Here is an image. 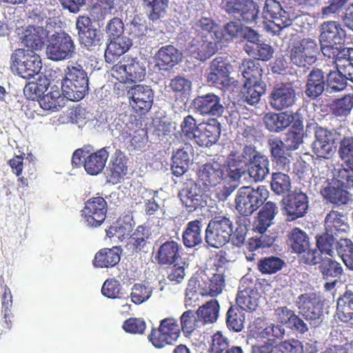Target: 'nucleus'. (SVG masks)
Returning a JSON list of instances; mask_svg holds the SVG:
<instances>
[{
	"mask_svg": "<svg viewBox=\"0 0 353 353\" xmlns=\"http://www.w3.org/2000/svg\"><path fill=\"white\" fill-rule=\"evenodd\" d=\"M87 72L79 64L68 65L61 80L63 94L70 101H79L88 92Z\"/></svg>",
	"mask_w": 353,
	"mask_h": 353,
	"instance_id": "nucleus-1",
	"label": "nucleus"
},
{
	"mask_svg": "<svg viewBox=\"0 0 353 353\" xmlns=\"http://www.w3.org/2000/svg\"><path fill=\"white\" fill-rule=\"evenodd\" d=\"M10 70L26 79L39 74L42 68L40 56L33 50L18 48L10 57Z\"/></svg>",
	"mask_w": 353,
	"mask_h": 353,
	"instance_id": "nucleus-2",
	"label": "nucleus"
},
{
	"mask_svg": "<svg viewBox=\"0 0 353 353\" xmlns=\"http://www.w3.org/2000/svg\"><path fill=\"white\" fill-rule=\"evenodd\" d=\"M269 196V191L264 185L256 189L251 186L240 188L236 195V209L243 216L251 215L261 207Z\"/></svg>",
	"mask_w": 353,
	"mask_h": 353,
	"instance_id": "nucleus-3",
	"label": "nucleus"
},
{
	"mask_svg": "<svg viewBox=\"0 0 353 353\" xmlns=\"http://www.w3.org/2000/svg\"><path fill=\"white\" fill-rule=\"evenodd\" d=\"M232 233V221L225 216H216L208 224L205 241L209 247L221 248L230 241Z\"/></svg>",
	"mask_w": 353,
	"mask_h": 353,
	"instance_id": "nucleus-4",
	"label": "nucleus"
},
{
	"mask_svg": "<svg viewBox=\"0 0 353 353\" xmlns=\"http://www.w3.org/2000/svg\"><path fill=\"white\" fill-rule=\"evenodd\" d=\"M338 154L343 161L335 169L334 177L339 184L345 188H353V137H344L339 143Z\"/></svg>",
	"mask_w": 353,
	"mask_h": 353,
	"instance_id": "nucleus-5",
	"label": "nucleus"
},
{
	"mask_svg": "<svg viewBox=\"0 0 353 353\" xmlns=\"http://www.w3.org/2000/svg\"><path fill=\"white\" fill-rule=\"evenodd\" d=\"M181 334L178 321L173 317H168L160 321L158 327H152L148 335L149 341L157 348L161 349L172 345Z\"/></svg>",
	"mask_w": 353,
	"mask_h": 353,
	"instance_id": "nucleus-6",
	"label": "nucleus"
},
{
	"mask_svg": "<svg viewBox=\"0 0 353 353\" xmlns=\"http://www.w3.org/2000/svg\"><path fill=\"white\" fill-rule=\"evenodd\" d=\"M345 35L341 24L335 21L323 22L321 26L319 41L321 49L325 57H330L341 47Z\"/></svg>",
	"mask_w": 353,
	"mask_h": 353,
	"instance_id": "nucleus-7",
	"label": "nucleus"
},
{
	"mask_svg": "<svg viewBox=\"0 0 353 353\" xmlns=\"http://www.w3.org/2000/svg\"><path fill=\"white\" fill-rule=\"evenodd\" d=\"M48 57L52 61H63L72 58L75 54V45L72 37L65 32H55L46 48Z\"/></svg>",
	"mask_w": 353,
	"mask_h": 353,
	"instance_id": "nucleus-8",
	"label": "nucleus"
},
{
	"mask_svg": "<svg viewBox=\"0 0 353 353\" xmlns=\"http://www.w3.org/2000/svg\"><path fill=\"white\" fill-rule=\"evenodd\" d=\"M295 303L300 313L310 321L312 326L316 327L323 321V304L316 294H301Z\"/></svg>",
	"mask_w": 353,
	"mask_h": 353,
	"instance_id": "nucleus-9",
	"label": "nucleus"
},
{
	"mask_svg": "<svg viewBox=\"0 0 353 353\" xmlns=\"http://www.w3.org/2000/svg\"><path fill=\"white\" fill-rule=\"evenodd\" d=\"M108 203L101 196H92L85 202L81 216L87 225L92 228L100 226L105 220Z\"/></svg>",
	"mask_w": 353,
	"mask_h": 353,
	"instance_id": "nucleus-10",
	"label": "nucleus"
},
{
	"mask_svg": "<svg viewBox=\"0 0 353 353\" xmlns=\"http://www.w3.org/2000/svg\"><path fill=\"white\" fill-rule=\"evenodd\" d=\"M316 52V43L312 39H303L293 47L290 58L292 63L299 68L294 71L297 77L299 73L302 72L301 67H305L306 64L310 65L315 61ZM289 72L293 74L291 70Z\"/></svg>",
	"mask_w": 353,
	"mask_h": 353,
	"instance_id": "nucleus-11",
	"label": "nucleus"
},
{
	"mask_svg": "<svg viewBox=\"0 0 353 353\" xmlns=\"http://www.w3.org/2000/svg\"><path fill=\"white\" fill-rule=\"evenodd\" d=\"M197 176L199 182L210 190L225 179V166L218 161L206 163L199 168Z\"/></svg>",
	"mask_w": 353,
	"mask_h": 353,
	"instance_id": "nucleus-12",
	"label": "nucleus"
},
{
	"mask_svg": "<svg viewBox=\"0 0 353 353\" xmlns=\"http://www.w3.org/2000/svg\"><path fill=\"white\" fill-rule=\"evenodd\" d=\"M131 94L130 105L139 114H145L152 108L154 100V92L148 85H135L128 92Z\"/></svg>",
	"mask_w": 353,
	"mask_h": 353,
	"instance_id": "nucleus-13",
	"label": "nucleus"
},
{
	"mask_svg": "<svg viewBox=\"0 0 353 353\" xmlns=\"http://www.w3.org/2000/svg\"><path fill=\"white\" fill-rule=\"evenodd\" d=\"M231 65L227 58L218 57L210 64V72L207 81L217 88H223L230 84V68Z\"/></svg>",
	"mask_w": 353,
	"mask_h": 353,
	"instance_id": "nucleus-14",
	"label": "nucleus"
},
{
	"mask_svg": "<svg viewBox=\"0 0 353 353\" xmlns=\"http://www.w3.org/2000/svg\"><path fill=\"white\" fill-rule=\"evenodd\" d=\"M192 105L195 110L203 116L221 117L225 110L220 97L214 93L197 96L193 100Z\"/></svg>",
	"mask_w": 353,
	"mask_h": 353,
	"instance_id": "nucleus-15",
	"label": "nucleus"
},
{
	"mask_svg": "<svg viewBox=\"0 0 353 353\" xmlns=\"http://www.w3.org/2000/svg\"><path fill=\"white\" fill-rule=\"evenodd\" d=\"M198 282V289L202 296L215 297L222 292L225 286V270L215 269L211 277L205 275Z\"/></svg>",
	"mask_w": 353,
	"mask_h": 353,
	"instance_id": "nucleus-16",
	"label": "nucleus"
},
{
	"mask_svg": "<svg viewBox=\"0 0 353 353\" xmlns=\"http://www.w3.org/2000/svg\"><path fill=\"white\" fill-rule=\"evenodd\" d=\"M253 153L254 146L251 145H245L241 154L237 151L230 153L227 157L226 163L234 178L239 179L246 173L249 159Z\"/></svg>",
	"mask_w": 353,
	"mask_h": 353,
	"instance_id": "nucleus-17",
	"label": "nucleus"
},
{
	"mask_svg": "<svg viewBox=\"0 0 353 353\" xmlns=\"http://www.w3.org/2000/svg\"><path fill=\"white\" fill-rule=\"evenodd\" d=\"M216 41H212L207 35L196 34L189 46V51L195 59L205 61L217 51Z\"/></svg>",
	"mask_w": 353,
	"mask_h": 353,
	"instance_id": "nucleus-18",
	"label": "nucleus"
},
{
	"mask_svg": "<svg viewBox=\"0 0 353 353\" xmlns=\"http://www.w3.org/2000/svg\"><path fill=\"white\" fill-rule=\"evenodd\" d=\"M314 153L319 158L329 159L335 150L333 134L319 127L315 131V140L312 144Z\"/></svg>",
	"mask_w": 353,
	"mask_h": 353,
	"instance_id": "nucleus-19",
	"label": "nucleus"
},
{
	"mask_svg": "<svg viewBox=\"0 0 353 353\" xmlns=\"http://www.w3.org/2000/svg\"><path fill=\"white\" fill-rule=\"evenodd\" d=\"M221 131V124L216 119L201 123L194 142L201 147H210L219 139Z\"/></svg>",
	"mask_w": 353,
	"mask_h": 353,
	"instance_id": "nucleus-20",
	"label": "nucleus"
},
{
	"mask_svg": "<svg viewBox=\"0 0 353 353\" xmlns=\"http://www.w3.org/2000/svg\"><path fill=\"white\" fill-rule=\"evenodd\" d=\"M115 72L123 73L129 81H141L145 76V68L137 58L123 57L113 67Z\"/></svg>",
	"mask_w": 353,
	"mask_h": 353,
	"instance_id": "nucleus-21",
	"label": "nucleus"
},
{
	"mask_svg": "<svg viewBox=\"0 0 353 353\" xmlns=\"http://www.w3.org/2000/svg\"><path fill=\"white\" fill-rule=\"evenodd\" d=\"M76 26L81 44L87 48L99 44L100 34L97 30L92 27V23L89 17L79 16L77 18Z\"/></svg>",
	"mask_w": 353,
	"mask_h": 353,
	"instance_id": "nucleus-22",
	"label": "nucleus"
},
{
	"mask_svg": "<svg viewBox=\"0 0 353 353\" xmlns=\"http://www.w3.org/2000/svg\"><path fill=\"white\" fill-rule=\"evenodd\" d=\"M270 161L268 157L261 154L254 146V153L249 159L246 172L255 182L261 181L270 173Z\"/></svg>",
	"mask_w": 353,
	"mask_h": 353,
	"instance_id": "nucleus-23",
	"label": "nucleus"
},
{
	"mask_svg": "<svg viewBox=\"0 0 353 353\" xmlns=\"http://www.w3.org/2000/svg\"><path fill=\"white\" fill-rule=\"evenodd\" d=\"M303 110L297 108L295 112L291 111V114L288 115V141H291V144L288 143V150H294L299 148L302 143L303 137Z\"/></svg>",
	"mask_w": 353,
	"mask_h": 353,
	"instance_id": "nucleus-24",
	"label": "nucleus"
},
{
	"mask_svg": "<svg viewBox=\"0 0 353 353\" xmlns=\"http://www.w3.org/2000/svg\"><path fill=\"white\" fill-rule=\"evenodd\" d=\"M181 253L182 248L178 242L167 241L158 248L155 259L159 265H172L181 260Z\"/></svg>",
	"mask_w": 353,
	"mask_h": 353,
	"instance_id": "nucleus-25",
	"label": "nucleus"
},
{
	"mask_svg": "<svg viewBox=\"0 0 353 353\" xmlns=\"http://www.w3.org/2000/svg\"><path fill=\"white\" fill-rule=\"evenodd\" d=\"M179 196L183 204L190 212L203 206V190L194 181L186 183Z\"/></svg>",
	"mask_w": 353,
	"mask_h": 353,
	"instance_id": "nucleus-26",
	"label": "nucleus"
},
{
	"mask_svg": "<svg viewBox=\"0 0 353 353\" xmlns=\"http://www.w3.org/2000/svg\"><path fill=\"white\" fill-rule=\"evenodd\" d=\"M128 158L121 151L117 150L112 156L108 173V181L116 184L121 181V179L127 174L128 170Z\"/></svg>",
	"mask_w": 353,
	"mask_h": 353,
	"instance_id": "nucleus-27",
	"label": "nucleus"
},
{
	"mask_svg": "<svg viewBox=\"0 0 353 353\" xmlns=\"http://www.w3.org/2000/svg\"><path fill=\"white\" fill-rule=\"evenodd\" d=\"M277 208L272 201L264 202L262 208L259 210L253 223V230L259 233L265 232L272 224L276 214Z\"/></svg>",
	"mask_w": 353,
	"mask_h": 353,
	"instance_id": "nucleus-28",
	"label": "nucleus"
},
{
	"mask_svg": "<svg viewBox=\"0 0 353 353\" xmlns=\"http://www.w3.org/2000/svg\"><path fill=\"white\" fill-rule=\"evenodd\" d=\"M109 152L107 148H103L88 155L83 160V167L90 175H97L103 170Z\"/></svg>",
	"mask_w": 353,
	"mask_h": 353,
	"instance_id": "nucleus-29",
	"label": "nucleus"
},
{
	"mask_svg": "<svg viewBox=\"0 0 353 353\" xmlns=\"http://www.w3.org/2000/svg\"><path fill=\"white\" fill-rule=\"evenodd\" d=\"M308 208L307 197L299 192L288 193V221L303 216Z\"/></svg>",
	"mask_w": 353,
	"mask_h": 353,
	"instance_id": "nucleus-30",
	"label": "nucleus"
},
{
	"mask_svg": "<svg viewBox=\"0 0 353 353\" xmlns=\"http://www.w3.org/2000/svg\"><path fill=\"white\" fill-rule=\"evenodd\" d=\"M181 54L172 45L160 48L156 54L157 64L163 70H169L176 65L181 60Z\"/></svg>",
	"mask_w": 353,
	"mask_h": 353,
	"instance_id": "nucleus-31",
	"label": "nucleus"
},
{
	"mask_svg": "<svg viewBox=\"0 0 353 353\" xmlns=\"http://www.w3.org/2000/svg\"><path fill=\"white\" fill-rule=\"evenodd\" d=\"M121 253L119 246L101 249L95 254L93 265L97 268H112L120 261Z\"/></svg>",
	"mask_w": 353,
	"mask_h": 353,
	"instance_id": "nucleus-32",
	"label": "nucleus"
},
{
	"mask_svg": "<svg viewBox=\"0 0 353 353\" xmlns=\"http://www.w3.org/2000/svg\"><path fill=\"white\" fill-rule=\"evenodd\" d=\"M325 230L336 236L343 235L350 228L345 216L336 210H331L325 218Z\"/></svg>",
	"mask_w": 353,
	"mask_h": 353,
	"instance_id": "nucleus-33",
	"label": "nucleus"
},
{
	"mask_svg": "<svg viewBox=\"0 0 353 353\" xmlns=\"http://www.w3.org/2000/svg\"><path fill=\"white\" fill-rule=\"evenodd\" d=\"M45 37L42 27L29 26L23 32L22 43L26 47L30 48V50H39L44 46Z\"/></svg>",
	"mask_w": 353,
	"mask_h": 353,
	"instance_id": "nucleus-34",
	"label": "nucleus"
},
{
	"mask_svg": "<svg viewBox=\"0 0 353 353\" xmlns=\"http://www.w3.org/2000/svg\"><path fill=\"white\" fill-rule=\"evenodd\" d=\"M266 90V83L264 81H243L241 93L244 101L249 105H256Z\"/></svg>",
	"mask_w": 353,
	"mask_h": 353,
	"instance_id": "nucleus-35",
	"label": "nucleus"
},
{
	"mask_svg": "<svg viewBox=\"0 0 353 353\" xmlns=\"http://www.w3.org/2000/svg\"><path fill=\"white\" fill-rule=\"evenodd\" d=\"M259 297V293L256 290L244 288L242 285L236 298V305L244 311L253 312L258 307Z\"/></svg>",
	"mask_w": 353,
	"mask_h": 353,
	"instance_id": "nucleus-36",
	"label": "nucleus"
},
{
	"mask_svg": "<svg viewBox=\"0 0 353 353\" xmlns=\"http://www.w3.org/2000/svg\"><path fill=\"white\" fill-rule=\"evenodd\" d=\"M131 46L132 41L127 37L111 39L105 51L104 57L106 62L113 63L115 59L125 54Z\"/></svg>",
	"mask_w": 353,
	"mask_h": 353,
	"instance_id": "nucleus-37",
	"label": "nucleus"
},
{
	"mask_svg": "<svg viewBox=\"0 0 353 353\" xmlns=\"http://www.w3.org/2000/svg\"><path fill=\"white\" fill-rule=\"evenodd\" d=\"M323 72L320 69L312 70L307 77L305 94L312 99L319 97L323 91L325 92Z\"/></svg>",
	"mask_w": 353,
	"mask_h": 353,
	"instance_id": "nucleus-38",
	"label": "nucleus"
},
{
	"mask_svg": "<svg viewBox=\"0 0 353 353\" xmlns=\"http://www.w3.org/2000/svg\"><path fill=\"white\" fill-rule=\"evenodd\" d=\"M65 97L59 88L54 85L49 92L40 98L39 103L42 109L56 112L64 106Z\"/></svg>",
	"mask_w": 353,
	"mask_h": 353,
	"instance_id": "nucleus-39",
	"label": "nucleus"
},
{
	"mask_svg": "<svg viewBox=\"0 0 353 353\" xmlns=\"http://www.w3.org/2000/svg\"><path fill=\"white\" fill-rule=\"evenodd\" d=\"M150 235L151 233L148 228L139 225L128 238L125 248L131 253L140 252L146 245Z\"/></svg>",
	"mask_w": 353,
	"mask_h": 353,
	"instance_id": "nucleus-40",
	"label": "nucleus"
},
{
	"mask_svg": "<svg viewBox=\"0 0 353 353\" xmlns=\"http://www.w3.org/2000/svg\"><path fill=\"white\" fill-rule=\"evenodd\" d=\"M323 198L336 207L348 203L351 194L339 185H328L321 190Z\"/></svg>",
	"mask_w": 353,
	"mask_h": 353,
	"instance_id": "nucleus-41",
	"label": "nucleus"
},
{
	"mask_svg": "<svg viewBox=\"0 0 353 353\" xmlns=\"http://www.w3.org/2000/svg\"><path fill=\"white\" fill-rule=\"evenodd\" d=\"M202 219H200L188 223L182 236L184 245L186 248H192L202 243Z\"/></svg>",
	"mask_w": 353,
	"mask_h": 353,
	"instance_id": "nucleus-42",
	"label": "nucleus"
},
{
	"mask_svg": "<svg viewBox=\"0 0 353 353\" xmlns=\"http://www.w3.org/2000/svg\"><path fill=\"white\" fill-rule=\"evenodd\" d=\"M261 321L259 319L256 320L253 325L254 328L250 330V332L253 337L256 339H269V337H272L273 339H271L272 341L276 339H281L283 338L285 332L284 324H272L263 329L256 327V325L257 324H260Z\"/></svg>",
	"mask_w": 353,
	"mask_h": 353,
	"instance_id": "nucleus-43",
	"label": "nucleus"
},
{
	"mask_svg": "<svg viewBox=\"0 0 353 353\" xmlns=\"http://www.w3.org/2000/svg\"><path fill=\"white\" fill-rule=\"evenodd\" d=\"M239 70L241 72L243 81H263V68L258 61L245 59L243 61Z\"/></svg>",
	"mask_w": 353,
	"mask_h": 353,
	"instance_id": "nucleus-44",
	"label": "nucleus"
},
{
	"mask_svg": "<svg viewBox=\"0 0 353 353\" xmlns=\"http://www.w3.org/2000/svg\"><path fill=\"white\" fill-rule=\"evenodd\" d=\"M220 306L219 302L215 300L207 301L205 304L200 306L196 310V315L200 319L203 325L213 323L216 321Z\"/></svg>",
	"mask_w": 353,
	"mask_h": 353,
	"instance_id": "nucleus-45",
	"label": "nucleus"
},
{
	"mask_svg": "<svg viewBox=\"0 0 353 353\" xmlns=\"http://www.w3.org/2000/svg\"><path fill=\"white\" fill-rule=\"evenodd\" d=\"M225 323L230 330L241 332L244 327V310L236 305H231L226 313Z\"/></svg>",
	"mask_w": 353,
	"mask_h": 353,
	"instance_id": "nucleus-46",
	"label": "nucleus"
},
{
	"mask_svg": "<svg viewBox=\"0 0 353 353\" xmlns=\"http://www.w3.org/2000/svg\"><path fill=\"white\" fill-rule=\"evenodd\" d=\"M124 219H119L106 230L107 236L109 238L115 237L119 241H123L132 231V225L130 223L132 218L130 216Z\"/></svg>",
	"mask_w": 353,
	"mask_h": 353,
	"instance_id": "nucleus-47",
	"label": "nucleus"
},
{
	"mask_svg": "<svg viewBox=\"0 0 353 353\" xmlns=\"http://www.w3.org/2000/svg\"><path fill=\"white\" fill-rule=\"evenodd\" d=\"M353 108V94L334 99L330 105L331 112L336 117H346Z\"/></svg>",
	"mask_w": 353,
	"mask_h": 353,
	"instance_id": "nucleus-48",
	"label": "nucleus"
},
{
	"mask_svg": "<svg viewBox=\"0 0 353 353\" xmlns=\"http://www.w3.org/2000/svg\"><path fill=\"white\" fill-rule=\"evenodd\" d=\"M196 314L194 311L189 310L184 312L180 317V329L186 337L191 336L195 330L203 325Z\"/></svg>",
	"mask_w": 353,
	"mask_h": 353,
	"instance_id": "nucleus-49",
	"label": "nucleus"
},
{
	"mask_svg": "<svg viewBox=\"0 0 353 353\" xmlns=\"http://www.w3.org/2000/svg\"><path fill=\"white\" fill-rule=\"evenodd\" d=\"M244 50L247 54L257 60L267 61L270 60L273 55V48L265 43H258L254 44H245Z\"/></svg>",
	"mask_w": 353,
	"mask_h": 353,
	"instance_id": "nucleus-50",
	"label": "nucleus"
},
{
	"mask_svg": "<svg viewBox=\"0 0 353 353\" xmlns=\"http://www.w3.org/2000/svg\"><path fill=\"white\" fill-rule=\"evenodd\" d=\"M334 233H330L325 230V233L316 238V246L322 254H325L332 256L337 251L339 241H337Z\"/></svg>",
	"mask_w": 353,
	"mask_h": 353,
	"instance_id": "nucleus-51",
	"label": "nucleus"
},
{
	"mask_svg": "<svg viewBox=\"0 0 353 353\" xmlns=\"http://www.w3.org/2000/svg\"><path fill=\"white\" fill-rule=\"evenodd\" d=\"M193 28L195 29L197 34L202 35L210 36L211 39L217 41L219 26L210 18L201 17L199 20L196 21Z\"/></svg>",
	"mask_w": 353,
	"mask_h": 353,
	"instance_id": "nucleus-52",
	"label": "nucleus"
},
{
	"mask_svg": "<svg viewBox=\"0 0 353 353\" xmlns=\"http://www.w3.org/2000/svg\"><path fill=\"white\" fill-rule=\"evenodd\" d=\"M169 0H143L148 18L154 21L163 17Z\"/></svg>",
	"mask_w": 353,
	"mask_h": 353,
	"instance_id": "nucleus-53",
	"label": "nucleus"
},
{
	"mask_svg": "<svg viewBox=\"0 0 353 353\" xmlns=\"http://www.w3.org/2000/svg\"><path fill=\"white\" fill-rule=\"evenodd\" d=\"M270 103L272 108L282 110L287 108V85L286 83L276 84L270 96Z\"/></svg>",
	"mask_w": 353,
	"mask_h": 353,
	"instance_id": "nucleus-54",
	"label": "nucleus"
},
{
	"mask_svg": "<svg viewBox=\"0 0 353 353\" xmlns=\"http://www.w3.org/2000/svg\"><path fill=\"white\" fill-rule=\"evenodd\" d=\"M243 30V26L236 21H230L227 23L223 29L219 27L217 34V42H224L232 41L242 34Z\"/></svg>",
	"mask_w": 353,
	"mask_h": 353,
	"instance_id": "nucleus-55",
	"label": "nucleus"
},
{
	"mask_svg": "<svg viewBox=\"0 0 353 353\" xmlns=\"http://www.w3.org/2000/svg\"><path fill=\"white\" fill-rule=\"evenodd\" d=\"M347 80V79L340 72L339 68L330 71L327 75L325 94L328 96L330 94L343 90L346 87Z\"/></svg>",
	"mask_w": 353,
	"mask_h": 353,
	"instance_id": "nucleus-56",
	"label": "nucleus"
},
{
	"mask_svg": "<svg viewBox=\"0 0 353 353\" xmlns=\"http://www.w3.org/2000/svg\"><path fill=\"white\" fill-rule=\"evenodd\" d=\"M264 123L270 132H279L287 128L286 112L268 113L264 117Z\"/></svg>",
	"mask_w": 353,
	"mask_h": 353,
	"instance_id": "nucleus-57",
	"label": "nucleus"
},
{
	"mask_svg": "<svg viewBox=\"0 0 353 353\" xmlns=\"http://www.w3.org/2000/svg\"><path fill=\"white\" fill-rule=\"evenodd\" d=\"M285 265L283 260L277 256L261 258L257 264L258 270L262 274H272L279 271Z\"/></svg>",
	"mask_w": 353,
	"mask_h": 353,
	"instance_id": "nucleus-58",
	"label": "nucleus"
},
{
	"mask_svg": "<svg viewBox=\"0 0 353 353\" xmlns=\"http://www.w3.org/2000/svg\"><path fill=\"white\" fill-rule=\"evenodd\" d=\"M271 155L277 165L285 166L287 164L285 143L280 138H274L268 142Z\"/></svg>",
	"mask_w": 353,
	"mask_h": 353,
	"instance_id": "nucleus-59",
	"label": "nucleus"
},
{
	"mask_svg": "<svg viewBox=\"0 0 353 353\" xmlns=\"http://www.w3.org/2000/svg\"><path fill=\"white\" fill-rule=\"evenodd\" d=\"M292 250L296 253H302L309 248V240L306 233L295 228L290 237Z\"/></svg>",
	"mask_w": 353,
	"mask_h": 353,
	"instance_id": "nucleus-60",
	"label": "nucleus"
},
{
	"mask_svg": "<svg viewBox=\"0 0 353 353\" xmlns=\"http://www.w3.org/2000/svg\"><path fill=\"white\" fill-rule=\"evenodd\" d=\"M337 253L341 256L346 267L353 270V243L352 241L341 238L338 243Z\"/></svg>",
	"mask_w": 353,
	"mask_h": 353,
	"instance_id": "nucleus-61",
	"label": "nucleus"
},
{
	"mask_svg": "<svg viewBox=\"0 0 353 353\" xmlns=\"http://www.w3.org/2000/svg\"><path fill=\"white\" fill-rule=\"evenodd\" d=\"M181 136L184 139L195 141L198 134L199 124H196V119L190 114L185 117L181 123Z\"/></svg>",
	"mask_w": 353,
	"mask_h": 353,
	"instance_id": "nucleus-62",
	"label": "nucleus"
},
{
	"mask_svg": "<svg viewBox=\"0 0 353 353\" xmlns=\"http://www.w3.org/2000/svg\"><path fill=\"white\" fill-rule=\"evenodd\" d=\"M321 272L327 279L329 277L336 278L341 275L343 268L339 263L325 256L321 261Z\"/></svg>",
	"mask_w": 353,
	"mask_h": 353,
	"instance_id": "nucleus-63",
	"label": "nucleus"
},
{
	"mask_svg": "<svg viewBox=\"0 0 353 353\" xmlns=\"http://www.w3.org/2000/svg\"><path fill=\"white\" fill-rule=\"evenodd\" d=\"M263 27L267 32L273 35L278 34L287 27V17L285 14H281V16H274L270 19L263 21Z\"/></svg>",
	"mask_w": 353,
	"mask_h": 353,
	"instance_id": "nucleus-64",
	"label": "nucleus"
}]
</instances>
